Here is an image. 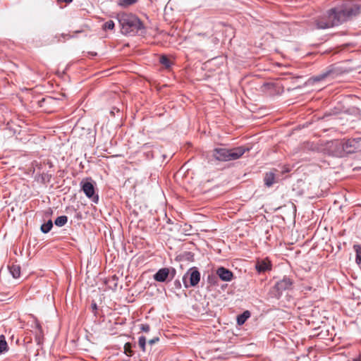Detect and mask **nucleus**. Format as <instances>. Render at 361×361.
Listing matches in <instances>:
<instances>
[{
  "label": "nucleus",
  "instance_id": "f257e3e1",
  "mask_svg": "<svg viewBox=\"0 0 361 361\" xmlns=\"http://www.w3.org/2000/svg\"><path fill=\"white\" fill-rule=\"evenodd\" d=\"M360 13V7L355 4L345 6L343 9L332 8L325 15L315 20L317 29H326L337 26Z\"/></svg>",
  "mask_w": 361,
  "mask_h": 361
},
{
  "label": "nucleus",
  "instance_id": "f03ea898",
  "mask_svg": "<svg viewBox=\"0 0 361 361\" xmlns=\"http://www.w3.org/2000/svg\"><path fill=\"white\" fill-rule=\"evenodd\" d=\"M118 19L125 35L137 33L144 29L142 23L133 14L122 13L118 15Z\"/></svg>",
  "mask_w": 361,
  "mask_h": 361
},
{
  "label": "nucleus",
  "instance_id": "7ed1b4c3",
  "mask_svg": "<svg viewBox=\"0 0 361 361\" xmlns=\"http://www.w3.org/2000/svg\"><path fill=\"white\" fill-rule=\"evenodd\" d=\"M248 151L249 148L243 146L232 149L216 148L213 150V157L220 161H228L240 158L246 152Z\"/></svg>",
  "mask_w": 361,
  "mask_h": 361
},
{
  "label": "nucleus",
  "instance_id": "20e7f679",
  "mask_svg": "<svg viewBox=\"0 0 361 361\" xmlns=\"http://www.w3.org/2000/svg\"><path fill=\"white\" fill-rule=\"evenodd\" d=\"M200 281V273L196 267L190 268L183 277V281L185 288L195 286L199 283Z\"/></svg>",
  "mask_w": 361,
  "mask_h": 361
},
{
  "label": "nucleus",
  "instance_id": "39448f33",
  "mask_svg": "<svg viewBox=\"0 0 361 361\" xmlns=\"http://www.w3.org/2000/svg\"><path fill=\"white\" fill-rule=\"evenodd\" d=\"M327 150L334 157H342L345 156L343 140H333L328 143Z\"/></svg>",
  "mask_w": 361,
  "mask_h": 361
},
{
  "label": "nucleus",
  "instance_id": "423d86ee",
  "mask_svg": "<svg viewBox=\"0 0 361 361\" xmlns=\"http://www.w3.org/2000/svg\"><path fill=\"white\" fill-rule=\"evenodd\" d=\"M175 274L176 270L173 268H161L154 275V279L158 282H165L168 279L171 281Z\"/></svg>",
  "mask_w": 361,
  "mask_h": 361
},
{
  "label": "nucleus",
  "instance_id": "0eeeda50",
  "mask_svg": "<svg viewBox=\"0 0 361 361\" xmlns=\"http://www.w3.org/2000/svg\"><path fill=\"white\" fill-rule=\"evenodd\" d=\"M343 144L344 154L354 153L360 148L361 138L349 139L345 141H343Z\"/></svg>",
  "mask_w": 361,
  "mask_h": 361
},
{
  "label": "nucleus",
  "instance_id": "6e6552de",
  "mask_svg": "<svg viewBox=\"0 0 361 361\" xmlns=\"http://www.w3.org/2000/svg\"><path fill=\"white\" fill-rule=\"evenodd\" d=\"M216 274L224 281H231L233 278V273L224 267L218 268Z\"/></svg>",
  "mask_w": 361,
  "mask_h": 361
},
{
  "label": "nucleus",
  "instance_id": "1a4fd4ad",
  "mask_svg": "<svg viewBox=\"0 0 361 361\" xmlns=\"http://www.w3.org/2000/svg\"><path fill=\"white\" fill-rule=\"evenodd\" d=\"M292 286V280L290 278L284 277L282 280L278 281L275 286L279 291H283L291 289Z\"/></svg>",
  "mask_w": 361,
  "mask_h": 361
},
{
  "label": "nucleus",
  "instance_id": "9d476101",
  "mask_svg": "<svg viewBox=\"0 0 361 361\" xmlns=\"http://www.w3.org/2000/svg\"><path fill=\"white\" fill-rule=\"evenodd\" d=\"M271 267V262L267 259L257 260L255 264V268L259 273L270 270Z\"/></svg>",
  "mask_w": 361,
  "mask_h": 361
},
{
  "label": "nucleus",
  "instance_id": "9b49d317",
  "mask_svg": "<svg viewBox=\"0 0 361 361\" xmlns=\"http://www.w3.org/2000/svg\"><path fill=\"white\" fill-rule=\"evenodd\" d=\"M82 190L87 197L91 198L94 197V188L92 183L85 182L82 183Z\"/></svg>",
  "mask_w": 361,
  "mask_h": 361
},
{
  "label": "nucleus",
  "instance_id": "f8f14e48",
  "mask_svg": "<svg viewBox=\"0 0 361 361\" xmlns=\"http://www.w3.org/2000/svg\"><path fill=\"white\" fill-rule=\"evenodd\" d=\"M264 184L267 187H271L276 182V175L274 171H269L265 173L264 178Z\"/></svg>",
  "mask_w": 361,
  "mask_h": 361
},
{
  "label": "nucleus",
  "instance_id": "ddd939ff",
  "mask_svg": "<svg viewBox=\"0 0 361 361\" xmlns=\"http://www.w3.org/2000/svg\"><path fill=\"white\" fill-rule=\"evenodd\" d=\"M8 269L14 279H18L20 275V267L18 264H11L8 266Z\"/></svg>",
  "mask_w": 361,
  "mask_h": 361
},
{
  "label": "nucleus",
  "instance_id": "4468645a",
  "mask_svg": "<svg viewBox=\"0 0 361 361\" xmlns=\"http://www.w3.org/2000/svg\"><path fill=\"white\" fill-rule=\"evenodd\" d=\"M353 249L356 252L355 262L357 265L361 267V246L359 245H355Z\"/></svg>",
  "mask_w": 361,
  "mask_h": 361
},
{
  "label": "nucleus",
  "instance_id": "2eb2a0df",
  "mask_svg": "<svg viewBox=\"0 0 361 361\" xmlns=\"http://www.w3.org/2000/svg\"><path fill=\"white\" fill-rule=\"evenodd\" d=\"M250 314L248 311L244 312L242 314L239 315L237 318V322L239 325L243 324L245 321L250 317Z\"/></svg>",
  "mask_w": 361,
  "mask_h": 361
},
{
  "label": "nucleus",
  "instance_id": "dca6fc26",
  "mask_svg": "<svg viewBox=\"0 0 361 361\" xmlns=\"http://www.w3.org/2000/svg\"><path fill=\"white\" fill-rule=\"evenodd\" d=\"M138 0H118V5L126 8L135 4Z\"/></svg>",
  "mask_w": 361,
  "mask_h": 361
},
{
  "label": "nucleus",
  "instance_id": "f3484780",
  "mask_svg": "<svg viewBox=\"0 0 361 361\" xmlns=\"http://www.w3.org/2000/svg\"><path fill=\"white\" fill-rule=\"evenodd\" d=\"M68 221V217L66 216H61L56 219L54 223L57 226H63Z\"/></svg>",
  "mask_w": 361,
  "mask_h": 361
},
{
  "label": "nucleus",
  "instance_id": "a211bd4d",
  "mask_svg": "<svg viewBox=\"0 0 361 361\" xmlns=\"http://www.w3.org/2000/svg\"><path fill=\"white\" fill-rule=\"evenodd\" d=\"M8 345L4 335L0 336V353L7 351Z\"/></svg>",
  "mask_w": 361,
  "mask_h": 361
},
{
  "label": "nucleus",
  "instance_id": "6ab92c4d",
  "mask_svg": "<svg viewBox=\"0 0 361 361\" xmlns=\"http://www.w3.org/2000/svg\"><path fill=\"white\" fill-rule=\"evenodd\" d=\"M52 227H53V223H52L51 220H49L47 223H45L41 226V231L43 233H47L51 229Z\"/></svg>",
  "mask_w": 361,
  "mask_h": 361
},
{
  "label": "nucleus",
  "instance_id": "aec40b11",
  "mask_svg": "<svg viewBox=\"0 0 361 361\" xmlns=\"http://www.w3.org/2000/svg\"><path fill=\"white\" fill-rule=\"evenodd\" d=\"M159 61L166 68L170 67V64H171L170 60L166 56H161Z\"/></svg>",
  "mask_w": 361,
  "mask_h": 361
},
{
  "label": "nucleus",
  "instance_id": "412c9836",
  "mask_svg": "<svg viewBox=\"0 0 361 361\" xmlns=\"http://www.w3.org/2000/svg\"><path fill=\"white\" fill-rule=\"evenodd\" d=\"M138 344L143 352H145L146 338L145 336H140L139 338Z\"/></svg>",
  "mask_w": 361,
  "mask_h": 361
},
{
  "label": "nucleus",
  "instance_id": "4be33fe9",
  "mask_svg": "<svg viewBox=\"0 0 361 361\" xmlns=\"http://www.w3.org/2000/svg\"><path fill=\"white\" fill-rule=\"evenodd\" d=\"M114 28V23L113 20H108L103 25L104 30H113Z\"/></svg>",
  "mask_w": 361,
  "mask_h": 361
},
{
  "label": "nucleus",
  "instance_id": "5701e85b",
  "mask_svg": "<svg viewBox=\"0 0 361 361\" xmlns=\"http://www.w3.org/2000/svg\"><path fill=\"white\" fill-rule=\"evenodd\" d=\"M124 350H125V353L127 355H129V356H131L132 354H133V351L131 350V345L130 343H126L124 345Z\"/></svg>",
  "mask_w": 361,
  "mask_h": 361
},
{
  "label": "nucleus",
  "instance_id": "b1692460",
  "mask_svg": "<svg viewBox=\"0 0 361 361\" xmlns=\"http://www.w3.org/2000/svg\"><path fill=\"white\" fill-rule=\"evenodd\" d=\"M207 281L209 284L215 285L217 283L218 279L215 275H209Z\"/></svg>",
  "mask_w": 361,
  "mask_h": 361
},
{
  "label": "nucleus",
  "instance_id": "393cba45",
  "mask_svg": "<svg viewBox=\"0 0 361 361\" xmlns=\"http://www.w3.org/2000/svg\"><path fill=\"white\" fill-rule=\"evenodd\" d=\"M140 329L142 331L148 332L150 329V327H149V325H148V324H141Z\"/></svg>",
  "mask_w": 361,
  "mask_h": 361
},
{
  "label": "nucleus",
  "instance_id": "a878e982",
  "mask_svg": "<svg viewBox=\"0 0 361 361\" xmlns=\"http://www.w3.org/2000/svg\"><path fill=\"white\" fill-rule=\"evenodd\" d=\"M50 100H51V98H47V99H42L41 101H40V106L42 107L43 106V104L44 103H47V102H49Z\"/></svg>",
  "mask_w": 361,
  "mask_h": 361
},
{
  "label": "nucleus",
  "instance_id": "bb28decb",
  "mask_svg": "<svg viewBox=\"0 0 361 361\" xmlns=\"http://www.w3.org/2000/svg\"><path fill=\"white\" fill-rule=\"evenodd\" d=\"M159 341V338H154L148 341L150 345H153Z\"/></svg>",
  "mask_w": 361,
  "mask_h": 361
},
{
  "label": "nucleus",
  "instance_id": "cd10ccee",
  "mask_svg": "<svg viewBox=\"0 0 361 361\" xmlns=\"http://www.w3.org/2000/svg\"><path fill=\"white\" fill-rule=\"evenodd\" d=\"M290 171V168L288 166H284L283 167V171H282V173H288Z\"/></svg>",
  "mask_w": 361,
  "mask_h": 361
},
{
  "label": "nucleus",
  "instance_id": "c85d7f7f",
  "mask_svg": "<svg viewBox=\"0 0 361 361\" xmlns=\"http://www.w3.org/2000/svg\"><path fill=\"white\" fill-rule=\"evenodd\" d=\"M72 1H73V0H57V2L59 4H61L62 2L66 3V4H69V3L72 2Z\"/></svg>",
  "mask_w": 361,
  "mask_h": 361
},
{
  "label": "nucleus",
  "instance_id": "c756f323",
  "mask_svg": "<svg viewBox=\"0 0 361 361\" xmlns=\"http://www.w3.org/2000/svg\"><path fill=\"white\" fill-rule=\"evenodd\" d=\"M197 36H198V37H207V35H206V34L199 33V34H197Z\"/></svg>",
  "mask_w": 361,
  "mask_h": 361
},
{
  "label": "nucleus",
  "instance_id": "7c9ffc66",
  "mask_svg": "<svg viewBox=\"0 0 361 361\" xmlns=\"http://www.w3.org/2000/svg\"><path fill=\"white\" fill-rule=\"evenodd\" d=\"M97 200H98V196H97V195L94 196V202H97Z\"/></svg>",
  "mask_w": 361,
  "mask_h": 361
},
{
  "label": "nucleus",
  "instance_id": "2f4dec72",
  "mask_svg": "<svg viewBox=\"0 0 361 361\" xmlns=\"http://www.w3.org/2000/svg\"><path fill=\"white\" fill-rule=\"evenodd\" d=\"M355 361H361V355L359 356L357 360H355Z\"/></svg>",
  "mask_w": 361,
  "mask_h": 361
},
{
  "label": "nucleus",
  "instance_id": "473e14b6",
  "mask_svg": "<svg viewBox=\"0 0 361 361\" xmlns=\"http://www.w3.org/2000/svg\"><path fill=\"white\" fill-rule=\"evenodd\" d=\"M37 327L39 329V330L41 331V326H39V324H37Z\"/></svg>",
  "mask_w": 361,
  "mask_h": 361
}]
</instances>
